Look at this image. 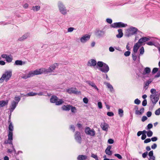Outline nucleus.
Segmentation results:
<instances>
[{
    "mask_svg": "<svg viewBox=\"0 0 160 160\" xmlns=\"http://www.w3.org/2000/svg\"><path fill=\"white\" fill-rule=\"evenodd\" d=\"M151 94L150 96V100L152 101L153 105L154 106L159 99V96L158 92L155 89L152 88L150 90Z\"/></svg>",
    "mask_w": 160,
    "mask_h": 160,
    "instance_id": "nucleus-1",
    "label": "nucleus"
},
{
    "mask_svg": "<svg viewBox=\"0 0 160 160\" xmlns=\"http://www.w3.org/2000/svg\"><path fill=\"white\" fill-rule=\"evenodd\" d=\"M14 127L12 122H10L8 126V141L7 143L12 145V140H13V131Z\"/></svg>",
    "mask_w": 160,
    "mask_h": 160,
    "instance_id": "nucleus-2",
    "label": "nucleus"
},
{
    "mask_svg": "<svg viewBox=\"0 0 160 160\" xmlns=\"http://www.w3.org/2000/svg\"><path fill=\"white\" fill-rule=\"evenodd\" d=\"M138 31L137 28L131 26L126 30L125 35L127 37H129L132 35L136 34Z\"/></svg>",
    "mask_w": 160,
    "mask_h": 160,
    "instance_id": "nucleus-3",
    "label": "nucleus"
},
{
    "mask_svg": "<svg viewBox=\"0 0 160 160\" xmlns=\"http://www.w3.org/2000/svg\"><path fill=\"white\" fill-rule=\"evenodd\" d=\"M58 7L60 12L62 14L66 15L68 12H69L68 10L63 2H62L58 1L57 3Z\"/></svg>",
    "mask_w": 160,
    "mask_h": 160,
    "instance_id": "nucleus-4",
    "label": "nucleus"
},
{
    "mask_svg": "<svg viewBox=\"0 0 160 160\" xmlns=\"http://www.w3.org/2000/svg\"><path fill=\"white\" fill-rule=\"evenodd\" d=\"M12 73L11 71H7L3 74L0 79V83H2L3 82L4 80L6 82H7L11 77Z\"/></svg>",
    "mask_w": 160,
    "mask_h": 160,
    "instance_id": "nucleus-5",
    "label": "nucleus"
},
{
    "mask_svg": "<svg viewBox=\"0 0 160 160\" xmlns=\"http://www.w3.org/2000/svg\"><path fill=\"white\" fill-rule=\"evenodd\" d=\"M50 101L51 103H55V104L57 105H61L64 102L62 99H59L57 96L54 95L51 97Z\"/></svg>",
    "mask_w": 160,
    "mask_h": 160,
    "instance_id": "nucleus-6",
    "label": "nucleus"
},
{
    "mask_svg": "<svg viewBox=\"0 0 160 160\" xmlns=\"http://www.w3.org/2000/svg\"><path fill=\"white\" fill-rule=\"evenodd\" d=\"M127 26V24L122 22H115L111 25V27L114 28H125Z\"/></svg>",
    "mask_w": 160,
    "mask_h": 160,
    "instance_id": "nucleus-7",
    "label": "nucleus"
},
{
    "mask_svg": "<svg viewBox=\"0 0 160 160\" xmlns=\"http://www.w3.org/2000/svg\"><path fill=\"white\" fill-rule=\"evenodd\" d=\"M105 33L106 31L103 29H97L95 32L96 36L99 38L103 37L105 36Z\"/></svg>",
    "mask_w": 160,
    "mask_h": 160,
    "instance_id": "nucleus-8",
    "label": "nucleus"
},
{
    "mask_svg": "<svg viewBox=\"0 0 160 160\" xmlns=\"http://www.w3.org/2000/svg\"><path fill=\"white\" fill-rule=\"evenodd\" d=\"M85 132L87 135L91 136H94L96 134L95 130L93 129H91L89 127L85 128Z\"/></svg>",
    "mask_w": 160,
    "mask_h": 160,
    "instance_id": "nucleus-9",
    "label": "nucleus"
},
{
    "mask_svg": "<svg viewBox=\"0 0 160 160\" xmlns=\"http://www.w3.org/2000/svg\"><path fill=\"white\" fill-rule=\"evenodd\" d=\"M58 63H55L51 65L47 69H45V74L48 73L53 72V70L58 67Z\"/></svg>",
    "mask_w": 160,
    "mask_h": 160,
    "instance_id": "nucleus-10",
    "label": "nucleus"
},
{
    "mask_svg": "<svg viewBox=\"0 0 160 160\" xmlns=\"http://www.w3.org/2000/svg\"><path fill=\"white\" fill-rule=\"evenodd\" d=\"M74 138L76 141L79 143H81L82 141L81 133L77 131L75 132Z\"/></svg>",
    "mask_w": 160,
    "mask_h": 160,
    "instance_id": "nucleus-11",
    "label": "nucleus"
},
{
    "mask_svg": "<svg viewBox=\"0 0 160 160\" xmlns=\"http://www.w3.org/2000/svg\"><path fill=\"white\" fill-rule=\"evenodd\" d=\"M99 69L102 72L107 73L109 71V68L108 65L105 63L102 67L99 68Z\"/></svg>",
    "mask_w": 160,
    "mask_h": 160,
    "instance_id": "nucleus-12",
    "label": "nucleus"
},
{
    "mask_svg": "<svg viewBox=\"0 0 160 160\" xmlns=\"http://www.w3.org/2000/svg\"><path fill=\"white\" fill-rule=\"evenodd\" d=\"M90 37V36L88 34H85L80 39V41L82 43H85L88 41Z\"/></svg>",
    "mask_w": 160,
    "mask_h": 160,
    "instance_id": "nucleus-13",
    "label": "nucleus"
},
{
    "mask_svg": "<svg viewBox=\"0 0 160 160\" xmlns=\"http://www.w3.org/2000/svg\"><path fill=\"white\" fill-rule=\"evenodd\" d=\"M66 91L67 92L70 94H78L80 93V92H78L77 90V89L75 88H71L67 89Z\"/></svg>",
    "mask_w": 160,
    "mask_h": 160,
    "instance_id": "nucleus-14",
    "label": "nucleus"
},
{
    "mask_svg": "<svg viewBox=\"0 0 160 160\" xmlns=\"http://www.w3.org/2000/svg\"><path fill=\"white\" fill-rule=\"evenodd\" d=\"M1 57L2 58H5L6 61L9 62H11L12 60V56L11 55L3 54L2 55Z\"/></svg>",
    "mask_w": 160,
    "mask_h": 160,
    "instance_id": "nucleus-15",
    "label": "nucleus"
},
{
    "mask_svg": "<svg viewBox=\"0 0 160 160\" xmlns=\"http://www.w3.org/2000/svg\"><path fill=\"white\" fill-rule=\"evenodd\" d=\"M33 71L34 75L41 74L43 73L45 74V68H41L40 69H36Z\"/></svg>",
    "mask_w": 160,
    "mask_h": 160,
    "instance_id": "nucleus-16",
    "label": "nucleus"
},
{
    "mask_svg": "<svg viewBox=\"0 0 160 160\" xmlns=\"http://www.w3.org/2000/svg\"><path fill=\"white\" fill-rule=\"evenodd\" d=\"M96 64V61L95 59H91L88 61L87 65L88 66L94 67Z\"/></svg>",
    "mask_w": 160,
    "mask_h": 160,
    "instance_id": "nucleus-17",
    "label": "nucleus"
},
{
    "mask_svg": "<svg viewBox=\"0 0 160 160\" xmlns=\"http://www.w3.org/2000/svg\"><path fill=\"white\" fill-rule=\"evenodd\" d=\"M18 104L16 103L15 102V101H12L11 102V104L10 106L9 110L10 112H12L13 110L15 109L17 106L18 105Z\"/></svg>",
    "mask_w": 160,
    "mask_h": 160,
    "instance_id": "nucleus-18",
    "label": "nucleus"
},
{
    "mask_svg": "<svg viewBox=\"0 0 160 160\" xmlns=\"http://www.w3.org/2000/svg\"><path fill=\"white\" fill-rule=\"evenodd\" d=\"M30 34L28 33H27L24 34L22 37L19 38L18 40L20 41H22L26 39L29 36Z\"/></svg>",
    "mask_w": 160,
    "mask_h": 160,
    "instance_id": "nucleus-19",
    "label": "nucleus"
},
{
    "mask_svg": "<svg viewBox=\"0 0 160 160\" xmlns=\"http://www.w3.org/2000/svg\"><path fill=\"white\" fill-rule=\"evenodd\" d=\"M101 127L103 130L107 131L108 130L109 126L107 123L104 122L101 123Z\"/></svg>",
    "mask_w": 160,
    "mask_h": 160,
    "instance_id": "nucleus-20",
    "label": "nucleus"
},
{
    "mask_svg": "<svg viewBox=\"0 0 160 160\" xmlns=\"http://www.w3.org/2000/svg\"><path fill=\"white\" fill-rule=\"evenodd\" d=\"M149 40L150 39L146 37H143L140 39L139 40L138 42V43L139 44H141L144 42H145Z\"/></svg>",
    "mask_w": 160,
    "mask_h": 160,
    "instance_id": "nucleus-21",
    "label": "nucleus"
},
{
    "mask_svg": "<svg viewBox=\"0 0 160 160\" xmlns=\"http://www.w3.org/2000/svg\"><path fill=\"white\" fill-rule=\"evenodd\" d=\"M141 45V44H140L138 42L135 43L133 47V52L137 53L139 47Z\"/></svg>",
    "mask_w": 160,
    "mask_h": 160,
    "instance_id": "nucleus-22",
    "label": "nucleus"
},
{
    "mask_svg": "<svg viewBox=\"0 0 160 160\" xmlns=\"http://www.w3.org/2000/svg\"><path fill=\"white\" fill-rule=\"evenodd\" d=\"M104 84L106 85L108 88L109 89L110 92H112L114 91L113 88L112 86L109 83L105 82Z\"/></svg>",
    "mask_w": 160,
    "mask_h": 160,
    "instance_id": "nucleus-23",
    "label": "nucleus"
},
{
    "mask_svg": "<svg viewBox=\"0 0 160 160\" xmlns=\"http://www.w3.org/2000/svg\"><path fill=\"white\" fill-rule=\"evenodd\" d=\"M112 148L111 146H108L105 150L106 154L109 155H111L112 154V152L110 150Z\"/></svg>",
    "mask_w": 160,
    "mask_h": 160,
    "instance_id": "nucleus-24",
    "label": "nucleus"
},
{
    "mask_svg": "<svg viewBox=\"0 0 160 160\" xmlns=\"http://www.w3.org/2000/svg\"><path fill=\"white\" fill-rule=\"evenodd\" d=\"M118 34L116 35V37L118 38H121L123 36V34L122 32V29H120L118 30Z\"/></svg>",
    "mask_w": 160,
    "mask_h": 160,
    "instance_id": "nucleus-25",
    "label": "nucleus"
},
{
    "mask_svg": "<svg viewBox=\"0 0 160 160\" xmlns=\"http://www.w3.org/2000/svg\"><path fill=\"white\" fill-rule=\"evenodd\" d=\"M151 69L149 67H146L145 68L144 71L142 72L143 75H146L149 74L151 72Z\"/></svg>",
    "mask_w": 160,
    "mask_h": 160,
    "instance_id": "nucleus-26",
    "label": "nucleus"
},
{
    "mask_svg": "<svg viewBox=\"0 0 160 160\" xmlns=\"http://www.w3.org/2000/svg\"><path fill=\"white\" fill-rule=\"evenodd\" d=\"M8 101L1 100L0 101V108L6 105H7L8 103Z\"/></svg>",
    "mask_w": 160,
    "mask_h": 160,
    "instance_id": "nucleus-27",
    "label": "nucleus"
},
{
    "mask_svg": "<svg viewBox=\"0 0 160 160\" xmlns=\"http://www.w3.org/2000/svg\"><path fill=\"white\" fill-rule=\"evenodd\" d=\"M25 63L23 62L21 60H17L15 61V63L14 64V65H20L21 66L24 64Z\"/></svg>",
    "mask_w": 160,
    "mask_h": 160,
    "instance_id": "nucleus-28",
    "label": "nucleus"
},
{
    "mask_svg": "<svg viewBox=\"0 0 160 160\" xmlns=\"http://www.w3.org/2000/svg\"><path fill=\"white\" fill-rule=\"evenodd\" d=\"M88 84L92 86V87L94 88V89H95L97 91H98V89L97 87L95 85V84L93 82L90 81H88L87 82Z\"/></svg>",
    "mask_w": 160,
    "mask_h": 160,
    "instance_id": "nucleus-29",
    "label": "nucleus"
},
{
    "mask_svg": "<svg viewBox=\"0 0 160 160\" xmlns=\"http://www.w3.org/2000/svg\"><path fill=\"white\" fill-rule=\"evenodd\" d=\"M144 110V109L143 108H142L139 110H136L135 111V114L137 115H141L142 114Z\"/></svg>",
    "mask_w": 160,
    "mask_h": 160,
    "instance_id": "nucleus-30",
    "label": "nucleus"
},
{
    "mask_svg": "<svg viewBox=\"0 0 160 160\" xmlns=\"http://www.w3.org/2000/svg\"><path fill=\"white\" fill-rule=\"evenodd\" d=\"M88 157L86 155H79L77 158L78 160H84L87 159Z\"/></svg>",
    "mask_w": 160,
    "mask_h": 160,
    "instance_id": "nucleus-31",
    "label": "nucleus"
},
{
    "mask_svg": "<svg viewBox=\"0 0 160 160\" xmlns=\"http://www.w3.org/2000/svg\"><path fill=\"white\" fill-rule=\"evenodd\" d=\"M152 81V80L149 79V80L147 81L145 83L144 86V87L146 88V89L148 88V86L149 84Z\"/></svg>",
    "mask_w": 160,
    "mask_h": 160,
    "instance_id": "nucleus-32",
    "label": "nucleus"
},
{
    "mask_svg": "<svg viewBox=\"0 0 160 160\" xmlns=\"http://www.w3.org/2000/svg\"><path fill=\"white\" fill-rule=\"evenodd\" d=\"M71 106L70 105H64L62 107V108L63 110L68 111L70 109Z\"/></svg>",
    "mask_w": 160,
    "mask_h": 160,
    "instance_id": "nucleus-33",
    "label": "nucleus"
},
{
    "mask_svg": "<svg viewBox=\"0 0 160 160\" xmlns=\"http://www.w3.org/2000/svg\"><path fill=\"white\" fill-rule=\"evenodd\" d=\"M40 8V6L38 5L35 6H33L32 8V10H33L34 12H37L39 11Z\"/></svg>",
    "mask_w": 160,
    "mask_h": 160,
    "instance_id": "nucleus-34",
    "label": "nucleus"
},
{
    "mask_svg": "<svg viewBox=\"0 0 160 160\" xmlns=\"http://www.w3.org/2000/svg\"><path fill=\"white\" fill-rule=\"evenodd\" d=\"M36 95V93L33 92H29L27 94H26L25 97L32 96Z\"/></svg>",
    "mask_w": 160,
    "mask_h": 160,
    "instance_id": "nucleus-35",
    "label": "nucleus"
},
{
    "mask_svg": "<svg viewBox=\"0 0 160 160\" xmlns=\"http://www.w3.org/2000/svg\"><path fill=\"white\" fill-rule=\"evenodd\" d=\"M105 63H104L102 61H98L97 62V66L99 67V68L102 67Z\"/></svg>",
    "mask_w": 160,
    "mask_h": 160,
    "instance_id": "nucleus-36",
    "label": "nucleus"
},
{
    "mask_svg": "<svg viewBox=\"0 0 160 160\" xmlns=\"http://www.w3.org/2000/svg\"><path fill=\"white\" fill-rule=\"evenodd\" d=\"M14 99L15 102L18 104V102L20 100L21 98L19 96H16L15 97Z\"/></svg>",
    "mask_w": 160,
    "mask_h": 160,
    "instance_id": "nucleus-37",
    "label": "nucleus"
},
{
    "mask_svg": "<svg viewBox=\"0 0 160 160\" xmlns=\"http://www.w3.org/2000/svg\"><path fill=\"white\" fill-rule=\"evenodd\" d=\"M132 55L133 60L134 61H136L137 58V53H135L134 52H132Z\"/></svg>",
    "mask_w": 160,
    "mask_h": 160,
    "instance_id": "nucleus-38",
    "label": "nucleus"
},
{
    "mask_svg": "<svg viewBox=\"0 0 160 160\" xmlns=\"http://www.w3.org/2000/svg\"><path fill=\"white\" fill-rule=\"evenodd\" d=\"M27 74L29 78L34 76L33 71H31L29 72Z\"/></svg>",
    "mask_w": 160,
    "mask_h": 160,
    "instance_id": "nucleus-39",
    "label": "nucleus"
},
{
    "mask_svg": "<svg viewBox=\"0 0 160 160\" xmlns=\"http://www.w3.org/2000/svg\"><path fill=\"white\" fill-rule=\"evenodd\" d=\"M123 111L122 109H118V114L120 117H122L123 116Z\"/></svg>",
    "mask_w": 160,
    "mask_h": 160,
    "instance_id": "nucleus-40",
    "label": "nucleus"
},
{
    "mask_svg": "<svg viewBox=\"0 0 160 160\" xmlns=\"http://www.w3.org/2000/svg\"><path fill=\"white\" fill-rule=\"evenodd\" d=\"M152 123H149L147 127L146 128V129L147 130H149L152 128Z\"/></svg>",
    "mask_w": 160,
    "mask_h": 160,
    "instance_id": "nucleus-41",
    "label": "nucleus"
},
{
    "mask_svg": "<svg viewBox=\"0 0 160 160\" xmlns=\"http://www.w3.org/2000/svg\"><path fill=\"white\" fill-rule=\"evenodd\" d=\"M153 134V132L152 131L149 130L147 132V135L148 137H151L152 136Z\"/></svg>",
    "mask_w": 160,
    "mask_h": 160,
    "instance_id": "nucleus-42",
    "label": "nucleus"
},
{
    "mask_svg": "<svg viewBox=\"0 0 160 160\" xmlns=\"http://www.w3.org/2000/svg\"><path fill=\"white\" fill-rule=\"evenodd\" d=\"M144 52V50L143 47H142L140 49V55L143 54Z\"/></svg>",
    "mask_w": 160,
    "mask_h": 160,
    "instance_id": "nucleus-43",
    "label": "nucleus"
},
{
    "mask_svg": "<svg viewBox=\"0 0 160 160\" xmlns=\"http://www.w3.org/2000/svg\"><path fill=\"white\" fill-rule=\"evenodd\" d=\"M158 69L157 68H154L152 71V73L153 74H154L156 73L158 71Z\"/></svg>",
    "mask_w": 160,
    "mask_h": 160,
    "instance_id": "nucleus-44",
    "label": "nucleus"
},
{
    "mask_svg": "<svg viewBox=\"0 0 160 160\" xmlns=\"http://www.w3.org/2000/svg\"><path fill=\"white\" fill-rule=\"evenodd\" d=\"M21 78H22L26 79L28 78H29L28 74H23L21 76Z\"/></svg>",
    "mask_w": 160,
    "mask_h": 160,
    "instance_id": "nucleus-45",
    "label": "nucleus"
},
{
    "mask_svg": "<svg viewBox=\"0 0 160 160\" xmlns=\"http://www.w3.org/2000/svg\"><path fill=\"white\" fill-rule=\"evenodd\" d=\"M155 113L156 115H159L160 114V108L157 110L155 112Z\"/></svg>",
    "mask_w": 160,
    "mask_h": 160,
    "instance_id": "nucleus-46",
    "label": "nucleus"
},
{
    "mask_svg": "<svg viewBox=\"0 0 160 160\" xmlns=\"http://www.w3.org/2000/svg\"><path fill=\"white\" fill-rule=\"evenodd\" d=\"M70 129L72 130L73 132H74L75 131V128L74 125H71L70 126Z\"/></svg>",
    "mask_w": 160,
    "mask_h": 160,
    "instance_id": "nucleus-47",
    "label": "nucleus"
},
{
    "mask_svg": "<svg viewBox=\"0 0 160 160\" xmlns=\"http://www.w3.org/2000/svg\"><path fill=\"white\" fill-rule=\"evenodd\" d=\"M70 109L71 110V112H74L76 111V108L75 107H73L72 106H71L70 108Z\"/></svg>",
    "mask_w": 160,
    "mask_h": 160,
    "instance_id": "nucleus-48",
    "label": "nucleus"
},
{
    "mask_svg": "<svg viewBox=\"0 0 160 160\" xmlns=\"http://www.w3.org/2000/svg\"><path fill=\"white\" fill-rule=\"evenodd\" d=\"M134 102L135 104L138 105L140 103V101L137 98L135 99L134 101Z\"/></svg>",
    "mask_w": 160,
    "mask_h": 160,
    "instance_id": "nucleus-49",
    "label": "nucleus"
},
{
    "mask_svg": "<svg viewBox=\"0 0 160 160\" xmlns=\"http://www.w3.org/2000/svg\"><path fill=\"white\" fill-rule=\"evenodd\" d=\"M75 29L74 28L70 27L68 28V32H72Z\"/></svg>",
    "mask_w": 160,
    "mask_h": 160,
    "instance_id": "nucleus-50",
    "label": "nucleus"
},
{
    "mask_svg": "<svg viewBox=\"0 0 160 160\" xmlns=\"http://www.w3.org/2000/svg\"><path fill=\"white\" fill-rule=\"evenodd\" d=\"M130 52L129 51H127L125 52L124 53V55L125 56L128 57L130 55Z\"/></svg>",
    "mask_w": 160,
    "mask_h": 160,
    "instance_id": "nucleus-51",
    "label": "nucleus"
},
{
    "mask_svg": "<svg viewBox=\"0 0 160 160\" xmlns=\"http://www.w3.org/2000/svg\"><path fill=\"white\" fill-rule=\"evenodd\" d=\"M114 156L119 159H122V156L119 154H115Z\"/></svg>",
    "mask_w": 160,
    "mask_h": 160,
    "instance_id": "nucleus-52",
    "label": "nucleus"
},
{
    "mask_svg": "<svg viewBox=\"0 0 160 160\" xmlns=\"http://www.w3.org/2000/svg\"><path fill=\"white\" fill-rule=\"evenodd\" d=\"M106 22L109 24H111L112 22V20L110 18H107L106 20Z\"/></svg>",
    "mask_w": 160,
    "mask_h": 160,
    "instance_id": "nucleus-53",
    "label": "nucleus"
},
{
    "mask_svg": "<svg viewBox=\"0 0 160 160\" xmlns=\"http://www.w3.org/2000/svg\"><path fill=\"white\" fill-rule=\"evenodd\" d=\"M147 104V101L146 99H144L142 102V105L143 106H146Z\"/></svg>",
    "mask_w": 160,
    "mask_h": 160,
    "instance_id": "nucleus-54",
    "label": "nucleus"
},
{
    "mask_svg": "<svg viewBox=\"0 0 160 160\" xmlns=\"http://www.w3.org/2000/svg\"><path fill=\"white\" fill-rule=\"evenodd\" d=\"M107 115L111 117L114 115V113L112 112H108Z\"/></svg>",
    "mask_w": 160,
    "mask_h": 160,
    "instance_id": "nucleus-55",
    "label": "nucleus"
},
{
    "mask_svg": "<svg viewBox=\"0 0 160 160\" xmlns=\"http://www.w3.org/2000/svg\"><path fill=\"white\" fill-rule=\"evenodd\" d=\"M151 141V139L150 138H148L146 139L144 141V143H148V142H150Z\"/></svg>",
    "mask_w": 160,
    "mask_h": 160,
    "instance_id": "nucleus-56",
    "label": "nucleus"
},
{
    "mask_svg": "<svg viewBox=\"0 0 160 160\" xmlns=\"http://www.w3.org/2000/svg\"><path fill=\"white\" fill-rule=\"evenodd\" d=\"M148 119V118L146 116H143L142 118V121L143 122L146 120Z\"/></svg>",
    "mask_w": 160,
    "mask_h": 160,
    "instance_id": "nucleus-57",
    "label": "nucleus"
},
{
    "mask_svg": "<svg viewBox=\"0 0 160 160\" xmlns=\"http://www.w3.org/2000/svg\"><path fill=\"white\" fill-rule=\"evenodd\" d=\"M108 143L109 144H112L114 142V140L112 139H109L108 140Z\"/></svg>",
    "mask_w": 160,
    "mask_h": 160,
    "instance_id": "nucleus-58",
    "label": "nucleus"
},
{
    "mask_svg": "<svg viewBox=\"0 0 160 160\" xmlns=\"http://www.w3.org/2000/svg\"><path fill=\"white\" fill-rule=\"evenodd\" d=\"M91 157L93 158H95L96 160H98V158L97 155H96L94 154H92Z\"/></svg>",
    "mask_w": 160,
    "mask_h": 160,
    "instance_id": "nucleus-59",
    "label": "nucleus"
},
{
    "mask_svg": "<svg viewBox=\"0 0 160 160\" xmlns=\"http://www.w3.org/2000/svg\"><path fill=\"white\" fill-rule=\"evenodd\" d=\"M83 102L86 104L88 103V99L87 98H84L83 99Z\"/></svg>",
    "mask_w": 160,
    "mask_h": 160,
    "instance_id": "nucleus-60",
    "label": "nucleus"
},
{
    "mask_svg": "<svg viewBox=\"0 0 160 160\" xmlns=\"http://www.w3.org/2000/svg\"><path fill=\"white\" fill-rule=\"evenodd\" d=\"M148 154V152H145L144 153H143L142 154V157L143 158H146Z\"/></svg>",
    "mask_w": 160,
    "mask_h": 160,
    "instance_id": "nucleus-61",
    "label": "nucleus"
},
{
    "mask_svg": "<svg viewBox=\"0 0 160 160\" xmlns=\"http://www.w3.org/2000/svg\"><path fill=\"white\" fill-rule=\"evenodd\" d=\"M109 51L110 52H113L115 50L114 48L112 47H110L109 48Z\"/></svg>",
    "mask_w": 160,
    "mask_h": 160,
    "instance_id": "nucleus-62",
    "label": "nucleus"
},
{
    "mask_svg": "<svg viewBox=\"0 0 160 160\" xmlns=\"http://www.w3.org/2000/svg\"><path fill=\"white\" fill-rule=\"evenodd\" d=\"M98 104L99 108L101 109L102 108V103L101 102H98Z\"/></svg>",
    "mask_w": 160,
    "mask_h": 160,
    "instance_id": "nucleus-63",
    "label": "nucleus"
},
{
    "mask_svg": "<svg viewBox=\"0 0 160 160\" xmlns=\"http://www.w3.org/2000/svg\"><path fill=\"white\" fill-rule=\"evenodd\" d=\"M157 144L156 143H154L151 146V148L152 149H155L157 148Z\"/></svg>",
    "mask_w": 160,
    "mask_h": 160,
    "instance_id": "nucleus-64",
    "label": "nucleus"
}]
</instances>
